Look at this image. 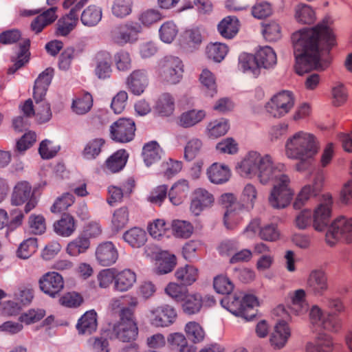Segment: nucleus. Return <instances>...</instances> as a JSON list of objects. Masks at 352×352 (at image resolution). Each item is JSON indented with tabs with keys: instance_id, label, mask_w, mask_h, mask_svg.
I'll return each mask as SVG.
<instances>
[{
	"instance_id": "obj_38",
	"label": "nucleus",
	"mask_w": 352,
	"mask_h": 352,
	"mask_svg": "<svg viewBox=\"0 0 352 352\" xmlns=\"http://www.w3.org/2000/svg\"><path fill=\"white\" fill-rule=\"evenodd\" d=\"M175 108V99L169 93L161 94L155 107V111L162 116H170L173 113Z\"/></svg>"
},
{
	"instance_id": "obj_16",
	"label": "nucleus",
	"mask_w": 352,
	"mask_h": 352,
	"mask_svg": "<svg viewBox=\"0 0 352 352\" xmlns=\"http://www.w3.org/2000/svg\"><path fill=\"white\" fill-rule=\"evenodd\" d=\"M140 26L137 23H127L115 28L111 32V37L116 43L123 45L137 40Z\"/></svg>"
},
{
	"instance_id": "obj_2",
	"label": "nucleus",
	"mask_w": 352,
	"mask_h": 352,
	"mask_svg": "<svg viewBox=\"0 0 352 352\" xmlns=\"http://www.w3.org/2000/svg\"><path fill=\"white\" fill-rule=\"evenodd\" d=\"M320 143L312 133L298 131L290 136L285 143V154L293 160L307 161L313 159L318 153Z\"/></svg>"
},
{
	"instance_id": "obj_56",
	"label": "nucleus",
	"mask_w": 352,
	"mask_h": 352,
	"mask_svg": "<svg viewBox=\"0 0 352 352\" xmlns=\"http://www.w3.org/2000/svg\"><path fill=\"white\" fill-rule=\"evenodd\" d=\"M37 248L36 238H28L20 244L16 251L17 256L23 259H27L36 252Z\"/></svg>"
},
{
	"instance_id": "obj_36",
	"label": "nucleus",
	"mask_w": 352,
	"mask_h": 352,
	"mask_svg": "<svg viewBox=\"0 0 352 352\" xmlns=\"http://www.w3.org/2000/svg\"><path fill=\"white\" fill-rule=\"evenodd\" d=\"M188 339L193 344H200L206 338V333L201 324L196 321L187 322L184 327Z\"/></svg>"
},
{
	"instance_id": "obj_59",
	"label": "nucleus",
	"mask_w": 352,
	"mask_h": 352,
	"mask_svg": "<svg viewBox=\"0 0 352 352\" xmlns=\"http://www.w3.org/2000/svg\"><path fill=\"white\" fill-rule=\"evenodd\" d=\"M159 33L162 41L170 43L176 38L178 30L176 25L173 21H166L161 25Z\"/></svg>"
},
{
	"instance_id": "obj_42",
	"label": "nucleus",
	"mask_w": 352,
	"mask_h": 352,
	"mask_svg": "<svg viewBox=\"0 0 352 352\" xmlns=\"http://www.w3.org/2000/svg\"><path fill=\"white\" fill-rule=\"evenodd\" d=\"M123 238L129 245L136 248L143 246L147 241L146 232L138 227H134L127 230L124 234Z\"/></svg>"
},
{
	"instance_id": "obj_55",
	"label": "nucleus",
	"mask_w": 352,
	"mask_h": 352,
	"mask_svg": "<svg viewBox=\"0 0 352 352\" xmlns=\"http://www.w3.org/2000/svg\"><path fill=\"white\" fill-rule=\"evenodd\" d=\"M263 35L269 42L279 40L282 36L281 27L276 21H271L263 25Z\"/></svg>"
},
{
	"instance_id": "obj_15",
	"label": "nucleus",
	"mask_w": 352,
	"mask_h": 352,
	"mask_svg": "<svg viewBox=\"0 0 352 352\" xmlns=\"http://www.w3.org/2000/svg\"><path fill=\"white\" fill-rule=\"evenodd\" d=\"M214 203V197L210 192L204 188H197L192 193L190 210L198 216L204 210L211 208Z\"/></svg>"
},
{
	"instance_id": "obj_31",
	"label": "nucleus",
	"mask_w": 352,
	"mask_h": 352,
	"mask_svg": "<svg viewBox=\"0 0 352 352\" xmlns=\"http://www.w3.org/2000/svg\"><path fill=\"white\" fill-rule=\"evenodd\" d=\"M207 175L211 182L219 184L228 181L231 174L228 166L215 162L208 168Z\"/></svg>"
},
{
	"instance_id": "obj_3",
	"label": "nucleus",
	"mask_w": 352,
	"mask_h": 352,
	"mask_svg": "<svg viewBox=\"0 0 352 352\" xmlns=\"http://www.w3.org/2000/svg\"><path fill=\"white\" fill-rule=\"evenodd\" d=\"M227 309L233 314L240 316L247 320L253 319L256 313L254 307L259 306L257 298L251 294L236 292L227 299Z\"/></svg>"
},
{
	"instance_id": "obj_51",
	"label": "nucleus",
	"mask_w": 352,
	"mask_h": 352,
	"mask_svg": "<svg viewBox=\"0 0 352 352\" xmlns=\"http://www.w3.org/2000/svg\"><path fill=\"white\" fill-rule=\"evenodd\" d=\"M87 249L88 234L83 232L67 245V252L71 256H76L85 252Z\"/></svg>"
},
{
	"instance_id": "obj_1",
	"label": "nucleus",
	"mask_w": 352,
	"mask_h": 352,
	"mask_svg": "<svg viewBox=\"0 0 352 352\" xmlns=\"http://www.w3.org/2000/svg\"><path fill=\"white\" fill-rule=\"evenodd\" d=\"M296 65L299 75L312 69H324L329 65V54L336 45L333 30L322 21L311 28H305L292 35Z\"/></svg>"
},
{
	"instance_id": "obj_18",
	"label": "nucleus",
	"mask_w": 352,
	"mask_h": 352,
	"mask_svg": "<svg viewBox=\"0 0 352 352\" xmlns=\"http://www.w3.org/2000/svg\"><path fill=\"white\" fill-rule=\"evenodd\" d=\"M248 228L252 232L256 233L260 239L263 241H276L280 236V232L277 224L269 223L262 226L259 219L252 221Z\"/></svg>"
},
{
	"instance_id": "obj_47",
	"label": "nucleus",
	"mask_w": 352,
	"mask_h": 352,
	"mask_svg": "<svg viewBox=\"0 0 352 352\" xmlns=\"http://www.w3.org/2000/svg\"><path fill=\"white\" fill-rule=\"evenodd\" d=\"M260 160V153L256 151L250 152L241 161L239 170L241 174L245 175L257 173L258 162Z\"/></svg>"
},
{
	"instance_id": "obj_58",
	"label": "nucleus",
	"mask_w": 352,
	"mask_h": 352,
	"mask_svg": "<svg viewBox=\"0 0 352 352\" xmlns=\"http://www.w3.org/2000/svg\"><path fill=\"white\" fill-rule=\"evenodd\" d=\"M147 230L153 238L160 239L167 233L168 226L164 219H157L148 223Z\"/></svg>"
},
{
	"instance_id": "obj_17",
	"label": "nucleus",
	"mask_w": 352,
	"mask_h": 352,
	"mask_svg": "<svg viewBox=\"0 0 352 352\" xmlns=\"http://www.w3.org/2000/svg\"><path fill=\"white\" fill-rule=\"evenodd\" d=\"M177 318L175 309L170 305H163L151 311V323L156 327H167L172 324Z\"/></svg>"
},
{
	"instance_id": "obj_54",
	"label": "nucleus",
	"mask_w": 352,
	"mask_h": 352,
	"mask_svg": "<svg viewBox=\"0 0 352 352\" xmlns=\"http://www.w3.org/2000/svg\"><path fill=\"white\" fill-rule=\"evenodd\" d=\"M199 81L205 87L206 94L213 97L217 92L214 75L208 69H204L199 75Z\"/></svg>"
},
{
	"instance_id": "obj_60",
	"label": "nucleus",
	"mask_w": 352,
	"mask_h": 352,
	"mask_svg": "<svg viewBox=\"0 0 352 352\" xmlns=\"http://www.w3.org/2000/svg\"><path fill=\"white\" fill-rule=\"evenodd\" d=\"M35 116L40 123L48 122L52 118L50 104L44 98L40 101H35Z\"/></svg>"
},
{
	"instance_id": "obj_21",
	"label": "nucleus",
	"mask_w": 352,
	"mask_h": 352,
	"mask_svg": "<svg viewBox=\"0 0 352 352\" xmlns=\"http://www.w3.org/2000/svg\"><path fill=\"white\" fill-rule=\"evenodd\" d=\"M190 191V185L188 180L182 179L176 182L168 191V199L175 206L184 203Z\"/></svg>"
},
{
	"instance_id": "obj_53",
	"label": "nucleus",
	"mask_w": 352,
	"mask_h": 352,
	"mask_svg": "<svg viewBox=\"0 0 352 352\" xmlns=\"http://www.w3.org/2000/svg\"><path fill=\"white\" fill-rule=\"evenodd\" d=\"M171 229L173 235L178 238L187 239L193 232V226L189 221L179 219L172 221Z\"/></svg>"
},
{
	"instance_id": "obj_28",
	"label": "nucleus",
	"mask_w": 352,
	"mask_h": 352,
	"mask_svg": "<svg viewBox=\"0 0 352 352\" xmlns=\"http://www.w3.org/2000/svg\"><path fill=\"white\" fill-rule=\"evenodd\" d=\"M175 276L181 285L190 286L198 280L199 272L195 266L186 265L177 268L175 272Z\"/></svg>"
},
{
	"instance_id": "obj_57",
	"label": "nucleus",
	"mask_w": 352,
	"mask_h": 352,
	"mask_svg": "<svg viewBox=\"0 0 352 352\" xmlns=\"http://www.w3.org/2000/svg\"><path fill=\"white\" fill-rule=\"evenodd\" d=\"M203 147L202 141L197 138L190 139L184 146V158L188 161H191L196 158L201 153Z\"/></svg>"
},
{
	"instance_id": "obj_63",
	"label": "nucleus",
	"mask_w": 352,
	"mask_h": 352,
	"mask_svg": "<svg viewBox=\"0 0 352 352\" xmlns=\"http://www.w3.org/2000/svg\"><path fill=\"white\" fill-rule=\"evenodd\" d=\"M213 287L214 290L221 294H229L234 289L232 281L224 275H218L214 278Z\"/></svg>"
},
{
	"instance_id": "obj_5",
	"label": "nucleus",
	"mask_w": 352,
	"mask_h": 352,
	"mask_svg": "<svg viewBox=\"0 0 352 352\" xmlns=\"http://www.w3.org/2000/svg\"><path fill=\"white\" fill-rule=\"evenodd\" d=\"M290 184V178L287 174L280 175L274 180L273 188L268 199L274 208L282 209L290 204L294 195Z\"/></svg>"
},
{
	"instance_id": "obj_22",
	"label": "nucleus",
	"mask_w": 352,
	"mask_h": 352,
	"mask_svg": "<svg viewBox=\"0 0 352 352\" xmlns=\"http://www.w3.org/2000/svg\"><path fill=\"white\" fill-rule=\"evenodd\" d=\"M148 83L145 71L142 69L134 70L127 78L126 85L129 89L135 95L142 94Z\"/></svg>"
},
{
	"instance_id": "obj_43",
	"label": "nucleus",
	"mask_w": 352,
	"mask_h": 352,
	"mask_svg": "<svg viewBox=\"0 0 352 352\" xmlns=\"http://www.w3.org/2000/svg\"><path fill=\"white\" fill-rule=\"evenodd\" d=\"M128 157V153L124 149L118 150L107 158L105 165L111 172H119L124 167Z\"/></svg>"
},
{
	"instance_id": "obj_8",
	"label": "nucleus",
	"mask_w": 352,
	"mask_h": 352,
	"mask_svg": "<svg viewBox=\"0 0 352 352\" xmlns=\"http://www.w3.org/2000/svg\"><path fill=\"white\" fill-rule=\"evenodd\" d=\"M294 103L293 94L288 91H283L273 96L265 104V109L270 116L279 118L288 113Z\"/></svg>"
},
{
	"instance_id": "obj_45",
	"label": "nucleus",
	"mask_w": 352,
	"mask_h": 352,
	"mask_svg": "<svg viewBox=\"0 0 352 352\" xmlns=\"http://www.w3.org/2000/svg\"><path fill=\"white\" fill-rule=\"evenodd\" d=\"M239 66L245 72L252 74L254 77L260 74V66L256 54H243L239 59Z\"/></svg>"
},
{
	"instance_id": "obj_32",
	"label": "nucleus",
	"mask_w": 352,
	"mask_h": 352,
	"mask_svg": "<svg viewBox=\"0 0 352 352\" xmlns=\"http://www.w3.org/2000/svg\"><path fill=\"white\" fill-rule=\"evenodd\" d=\"M294 17L298 23L304 25L312 24L316 20V12L312 7L303 3L295 6Z\"/></svg>"
},
{
	"instance_id": "obj_4",
	"label": "nucleus",
	"mask_w": 352,
	"mask_h": 352,
	"mask_svg": "<svg viewBox=\"0 0 352 352\" xmlns=\"http://www.w3.org/2000/svg\"><path fill=\"white\" fill-rule=\"evenodd\" d=\"M138 323L133 310L122 308L120 312V320L113 327V333L123 342L134 341L138 336Z\"/></svg>"
},
{
	"instance_id": "obj_46",
	"label": "nucleus",
	"mask_w": 352,
	"mask_h": 352,
	"mask_svg": "<svg viewBox=\"0 0 352 352\" xmlns=\"http://www.w3.org/2000/svg\"><path fill=\"white\" fill-rule=\"evenodd\" d=\"M320 191V186L317 184L305 186L297 195L294 203V209H300L311 196H316Z\"/></svg>"
},
{
	"instance_id": "obj_37",
	"label": "nucleus",
	"mask_w": 352,
	"mask_h": 352,
	"mask_svg": "<svg viewBox=\"0 0 352 352\" xmlns=\"http://www.w3.org/2000/svg\"><path fill=\"white\" fill-rule=\"evenodd\" d=\"M182 309L188 315H193L200 311L203 305V298L199 293L188 292L182 300Z\"/></svg>"
},
{
	"instance_id": "obj_24",
	"label": "nucleus",
	"mask_w": 352,
	"mask_h": 352,
	"mask_svg": "<svg viewBox=\"0 0 352 352\" xmlns=\"http://www.w3.org/2000/svg\"><path fill=\"white\" fill-rule=\"evenodd\" d=\"M307 287L315 295H322L328 289L327 278L320 270L312 271L307 279Z\"/></svg>"
},
{
	"instance_id": "obj_34",
	"label": "nucleus",
	"mask_w": 352,
	"mask_h": 352,
	"mask_svg": "<svg viewBox=\"0 0 352 352\" xmlns=\"http://www.w3.org/2000/svg\"><path fill=\"white\" fill-rule=\"evenodd\" d=\"M56 10V7L52 6L37 16L31 23L32 30L36 34L40 33L44 28L55 21L57 19Z\"/></svg>"
},
{
	"instance_id": "obj_64",
	"label": "nucleus",
	"mask_w": 352,
	"mask_h": 352,
	"mask_svg": "<svg viewBox=\"0 0 352 352\" xmlns=\"http://www.w3.org/2000/svg\"><path fill=\"white\" fill-rule=\"evenodd\" d=\"M307 352H331L333 351V342L329 336H324L318 338L316 345L309 344L307 346Z\"/></svg>"
},
{
	"instance_id": "obj_48",
	"label": "nucleus",
	"mask_w": 352,
	"mask_h": 352,
	"mask_svg": "<svg viewBox=\"0 0 352 352\" xmlns=\"http://www.w3.org/2000/svg\"><path fill=\"white\" fill-rule=\"evenodd\" d=\"M256 54L260 67L270 68L276 64V54L270 47H261Z\"/></svg>"
},
{
	"instance_id": "obj_14",
	"label": "nucleus",
	"mask_w": 352,
	"mask_h": 352,
	"mask_svg": "<svg viewBox=\"0 0 352 352\" xmlns=\"http://www.w3.org/2000/svg\"><path fill=\"white\" fill-rule=\"evenodd\" d=\"M309 319L312 326L316 329H324L328 331H338L340 327L339 320L329 315L324 320L322 310L318 305H313L309 312Z\"/></svg>"
},
{
	"instance_id": "obj_62",
	"label": "nucleus",
	"mask_w": 352,
	"mask_h": 352,
	"mask_svg": "<svg viewBox=\"0 0 352 352\" xmlns=\"http://www.w3.org/2000/svg\"><path fill=\"white\" fill-rule=\"evenodd\" d=\"M129 221V210L128 207L122 206L117 209L113 215L112 224L119 230L124 228Z\"/></svg>"
},
{
	"instance_id": "obj_29",
	"label": "nucleus",
	"mask_w": 352,
	"mask_h": 352,
	"mask_svg": "<svg viewBox=\"0 0 352 352\" xmlns=\"http://www.w3.org/2000/svg\"><path fill=\"white\" fill-rule=\"evenodd\" d=\"M155 260L156 271L159 274H165L172 272L177 265L176 256L167 251L159 252Z\"/></svg>"
},
{
	"instance_id": "obj_12",
	"label": "nucleus",
	"mask_w": 352,
	"mask_h": 352,
	"mask_svg": "<svg viewBox=\"0 0 352 352\" xmlns=\"http://www.w3.org/2000/svg\"><path fill=\"white\" fill-rule=\"evenodd\" d=\"M258 161L257 173L262 184H266L271 179L275 180L280 175H285V166L278 164L274 166L272 158L270 155L263 156L260 155Z\"/></svg>"
},
{
	"instance_id": "obj_50",
	"label": "nucleus",
	"mask_w": 352,
	"mask_h": 352,
	"mask_svg": "<svg viewBox=\"0 0 352 352\" xmlns=\"http://www.w3.org/2000/svg\"><path fill=\"white\" fill-rule=\"evenodd\" d=\"M230 128L227 120L221 118L210 122L206 128L207 134L211 138H218L227 133Z\"/></svg>"
},
{
	"instance_id": "obj_10",
	"label": "nucleus",
	"mask_w": 352,
	"mask_h": 352,
	"mask_svg": "<svg viewBox=\"0 0 352 352\" xmlns=\"http://www.w3.org/2000/svg\"><path fill=\"white\" fill-rule=\"evenodd\" d=\"M135 131L136 125L133 120L120 118L109 126V136L116 142L127 143L134 139Z\"/></svg>"
},
{
	"instance_id": "obj_23",
	"label": "nucleus",
	"mask_w": 352,
	"mask_h": 352,
	"mask_svg": "<svg viewBox=\"0 0 352 352\" xmlns=\"http://www.w3.org/2000/svg\"><path fill=\"white\" fill-rule=\"evenodd\" d=\"M137 280L136 274L130 269L118 271L115 279L114 289L120 292H125L131 289Z\"/></svg>"
},
{
	"instance_id": "obj_40",
	"label": "nucleus",
	"mask_w": 352,
	"mask_h": 352,
	"mask_svg": "<svg viewBox=\"0 0 352 352\" xmlns=\"http://www.w3.org/2000/svg\"><path fill=\"white\" fill-rule=\"evenodd\" d=\"M78 22V17L67 14L60 18L56 24L55 34L58 36H67L74 30Z\"/></svg>"
},
{
	"instance_id": "obj_20",
	"label": "nucleus",
	"mask_w": 352,
	"mask_h": 352,
	"mask_svg": "<svg viewBox=\"0 0 352 352\" xmlns=\"http://www.w3.org/2000/svg\"><path fill=\"white\" fill-rule=\"evenodd\" d=\"M54 70L47 67L41 72L34 82L33 88V98L34 101H40L45 98L48 87L54 76Z\"/></svg>"
},
{
	"instance_id": "obj_49",
	"label": "nucleus",
	"mask_w": 352,
	"mask_h": 352,
	"mask_svg": "<svg viewBox=\"0 0 352 352\" xmlns=\"http://www.w3.org/2000/svg\"><path fill=\"white\" fill-rule=\"evenodd\" d=\"M228 52V47L222 43H210L206 48L207 57L214 62L222 61Z\"/></svg>"
},
{
	"instance_id": "obj_41",
	"label": "nucleus",
	"mask_w": 352,
	"mask_h": 352,
	"mask_svg": "<svg viewBox=\"0 0 352 352\" xmlns=\"http://www.w3.org/2000/svg\"><path fill=\"white\" fill-rule=\"evenodd\" d=\"M244 209L243 204L234 205L233 208L226 210L223 215V222L228 229H234L242 222V213Z\"/></svg>"
},
{
	"instance_id": "obj_27",
	"label": "nucleus",
	"mask_w": 352,
	"mask_h": 352,
	"mask_svg": "<svg viewBox=\"0 0 352 352\" xmlns=\"http://www.w3.org/2000/svg\"><path fill=\"white\" fill-rule=\"evenodd\" d=\"M290 336L291 331L287 323L280 321L275 326L274 331L271 336V344L275 349H281L285 345Z\"/></svg>"
},
{
	"instance_id": "obj_7",
	"label": "nucleus",
	"mask_w": 352,
	"mask_h": 352,
	"mask_svg": "<svg viewBox=\"0 0 352 352\" xmlns=\"http://www.w3.org/2000/svg\"><path fill=\"white\" fill-rule=\"evenodd\" d=\"M340 239L352 244V217L340 216L331 222L325 235L327 243L333 246Z\"/></svg>"
},
{
	"instance_id": "obj_33",
	"label": "nucleus",
	"mask_w": 352,
	"mask_h": 352,
	"mask_svg": "<svg viewBox=\"0 0 352 352\" xmlns=\"http://www.w3.org/2000/svg\"><path fill=\"white\" fill-rule=\"evenodd\" d=\"M95 73L99 78L110 77L112 72L111 57L108 52H100L95 57Z\"/></svg>"
},
{
	"instance_id": "obj_39",
	"label": "nucleus",
	"mask_w": 352,
	"mask_h": 352,
	"mask_svg": "<svg viewBox=\"0 0 352 352\" xmlns=\"http://www.w3.org/2000/svg\"><path fill=\"white\" fill-rule=\"evenodd\" d=\"M54 229L61 236H69L76 230L74 219L69 214H64L60 220L54 223Z\"/></svg>"
},
{
	"instance_id": "obj_61",
	"label": "nucleus",
	"mask_w": 352,
	"mask_h": 352,
	"mask_svg": "<svg viewBox=\"0 0 352 352\" xmlns=\"http://www.w3.org/2000/svg\"><path fill=\"white\" fill-rule=\"evenodd\" d=\"M164 18L162 14L156 9H148L141 12L139 21L145 27H151Z\"/></svg>"
},
{
	"instance_id": "obj_9",
	"label": "nucleus",
	"mask_w": 352,
	"mask_h": 352,
	"mask_svg": "<svg viewBox=\"0 0 352 352\" xmlns=\"http://www.w3.org/2000/svg\"><path fill=\"white\" fill-rule=\"evenodd\" d=\"M333 201L329 193L322 195L320 204L312 212V226L315 230L324 231L328 226L331 216Z\"/></svg>"
},
{
	"instance_id": "obj_13",
	"label": "nucleus",
	"mask_w": 352,
	"mask_h": 352,
	"mask_svg": "<svg viewBox=\"0 0 352 352\" xmlns=\"http://www.w3.org/2000/svg\"><path fill=\"white\" fill-rule=\"evenodd\" d=\"M40 289L50 297H56L64 288L63 276L56 272L44 274L38 280Z\"/></svg>"
},
{
	"instance_id": "obj_6",
	"label": "nucleus",
	"mask_w": 352,
	"mask_h": 352,
	"mask_svg": "<svg viewBox=\"0 0 352 352\" xmlns=\"http://www.w3.org/2000/svg\"><path fill=\"white\" fill-rule=\"evenodd\" d=\"M184 64L175 56H166L158 65L157 74L160 80L168 85H176L183 78Z\"/></svg>"
},
{
	"instance_id": "obj_35",
	"label": "nucleus",
	"mask_w": 352,
	"mask_h": 352,
	"mask_svg": "<svg viewBox=\"0 0 352 352\" xmlns=\"http://www.w3.org/2000/svg\"><path fill=\"white\" fill-rule=\"evenodd\" d=\"M30 46V41L29 39H25L20 45L19 52L18 53L16 58L12 60L14 63L8 69V74H14L18 69L23 67L29 61L30 55L29 52Z\"/></svg>"
},
{
	"instance_id": "obj_26",
	"label": "nucleus",
	"mask_w": 352,
	"mask_h": 352,
	"mask_svg": "<svg viewBox=\"0 0 352 352\" xmlns=\"http://www.w3.org/2000/svg\"><path fill=\"white\" fill-rule=\"evenodd\" d=\"M289 301L287 307L292 313L295 315H300L308 309V303L306 300L305 290L300 289L294 291L289 295Z\"/></svg>"
},
{
	"instance_id": "obj_19",
	"label": "nucleus",
	"mask_w": 352,
	"mask_h": 352,
	"mask_svg": "<svg viewBox=\"0 0 352 352\" xmlns=\"http://www.w3.org/2000/svg\"><path fill=\"white\" fill-rule=\"evenodd\" d=\"M119 254L115 245L110 241L100 243L96 250L95 257L102 266H110L116 263Z\"/></svg>"
},
{
	"instance_id": "obj_11",
	"label": "nucleus",
	"mask_w": 352,
	"mask_h": 352,
	"mask_svg": "<svg viewBox=\"0 0 352 352\" xmlns=\"http://www.w3.org/2000/svg\"><path fill=\"white\" fill-rule=\"evenodd\" d=\"M34 192L31 184L26 181L19 182L14 187L11 196V203L14 206H20L26 203L25 212L28 213L36 206V200L34 197Z\"/></svg>"
},
{
	"instance_id": "obj_30",
	"label": "nucleus",
	"mask_w": 352,
	"mask_h": 352,
	"mask_svg": "<svg viewBox=\"0 0 352 352\" xmlns=\"http://www.w3.org/2000/svg\"><path fill=\"white\" fill-rule=\"evenodd\" d=\"M206 113L202 109H191L183 112L177 118V124L184 128H190L201 122Z\"/></svg>"
},
{
	"instance_id": "obj_25",
	"label": "nucleus",
	"mask_w": 352,
	"mask_h": 352,
	"mask_svg": "<svg viewBox=\"0 0 352 352\" xmlns=\"http://www.w3.org/2000/svg\"><path fill=\"white\" fill-rule=\"evenodd\" d=\"M240 25V21L236 16H228L219 23L217 30L222 37L231 39L238 34Z\"/></svg>"
},
{
	"instance_id": "obj_44",
	"label": "nucleus",
	"mask_w": 352,
	"mask_h": 352,
	"mask_svg": "<svg viewBox=\"0 0 352 352\" xmlns=\"http://www.w3.org/2000/svg\"><path fill=\"white\" fill-rule=\"evenodd\" d=\"M162 149L156 141H151L144 144L142 148V157L147 166H151L161 158Z\"/></svg>"
},
{
	"instance_id": "obj_52",
	"label": "nucleus",
	"mask_w": 352,
	"mask_h": 352,
	"mask_svg": "<svg viewBox=\"0 0 352 352\" xmlns=\"http://www.w3.org/2000/svg\"><path fill=\"white\" fill-rule=\"evenodd\" d=\"M202 43V36L198 29L186 30L182 36V44L188 49H197Z\"/></svg>"
}]
</instances>
